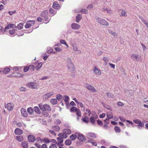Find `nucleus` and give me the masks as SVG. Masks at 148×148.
Returning <instances> with one entry per match:
<instances>
[{"label":"nucleus","instance_id":"obj_1","mask_svg":"<svg viewBox=\"0 0 148 148\" xmlns=\"http://www.w3.org/2000/svg\"><path fill=\"white\" fill-rule=\"evenodd\" d=\"M38 106L40 109L43 111L46 110L49 111L51 110L50 106L47 104H45L43 105L42 103H40L39 104Z\"/></svg>","mask_w":148,"mask_h":148},{"label":"nucleus","instance_id":"obj_2","mask_svg":"<svg viewBox=\"0 0 148 148\" xmlns=\"http://www.w3.org/2000/svg\"><path fill=\"white\" fill-rule=\"evenodd\" d=\"M95 18L99 24L105 26L109 25L108 23L105 20L97 16H96Z\"/></svg>","mask_w":148,"mask_h":148},{"label":"nucleus","instance_id":"obj_3","mask_svg":"<svg viewBox=\"0 0 148 148\" xmlns=\"http://www.w3.org/2000/svg\"><path fill=\"white\" fill-rule=\"evenodd\" d=\"M68 63V67L69 70H74V66L72 63L71 59L70 58H68L67 60Z\"/></svg>","mask_w":148,"mask_h":148},{"label":"nucleus","instance_id":"obj_4","mask_svg":"<svg viewBox=\"0 0 148 148\" xmlns=\"http://www.w3.org/2000/svg\"><path fill=\"white\" fill-rule=\"evenodd\" d=\"M85 86L88 90L92 92H96L97 90L92 85L88 84H86L84 85Z\"/></svg>","mask_w":148,"mask_h":148},{"label":"nucleus","instance_id":"obj_5","mask_svg":"<svg viewBox=\"0 0 148 148\" xmlns=\"http://www.w3.org/2000/svg\"><path fill=\"white\" fill-rule=\"evenodd\" d=\"M35 23V21L34 20H29L28 21L25 25V27L26 28H28L31 27V26L34 25Z\"/></svg>","mask_w":148,"mask_h":148},{"label":"nucleus","instance_id":"obj_6","mask_svg":"<svg viewBox=\"0 0 148 148\" xmlns=\"http://www.w3.org/2000/svg\"><path fill=\"white\" fill-rule=\"evenodd\" d=\"M75 134H77V138L79 140L83 142L86 140V138L82 135L77 132H75Z\"/></svg>","mask_w":148,"mask_h":148},{"label":"nucleus","instance_id":"obj_7","mask_svg":"<svg viewBox=\"0 0 148 148\" xmlns=\"http://www.w3.org/2000/svg\"><path fill=\"white\" fill-rule=\"evenodd\" d=\"M133 122L135 123L138 124V128L140 129V127H142L144 126V123H142L141 121L138 119H134L133 121Z\"/></svg>","mask_w":148,"mask_h":148},{"label":"nucleus","instance_id":"obj_8","mask_svg":"<svg viewBox=\"0 0 148 148\" xmlns=\"http://www.w3.org/2000/svg\"><path fill=\"white\" fill-rule=\"evenodd\" d=\"M140 57V56L138 54H133L131 56V58L134 61H138Z\"/></svg>","mask_w":148,"mask_h":148},{"label":"nucleus","instance_id":"obj_9","mask_svg":"<svg viewBox=\"0 0 148 148\" xmlns=\"http://www.w3.org/2000/svg\"><path fill=\"white\" fill-rule=\"evenodd\" d=\"M54 94L53 92H51L46 93L43 96V98L45 100H47L49 98L52 96Z\"/></svg>","mask_w":148,"mask_h":148},{"label":"nucleus","instance_id":"obj_10","mask_svg":"<svg viewBox=\"0 0 148 148\" xmlns=\"http://www.w3.org/2000/svg\"><path fill=\"white\" fill-rule=\"evenodd\" d=\"M93 71L95 73V74L98 76L100 75L101 73V71L100 70L98 69L96 66H95L94 67L93 69Z\"/></svg>","mask_w":148,"mask_h":148},{"label":"nucleus","instance_id":"obj_11","mask_svg":"<svg viewBox=\"0 0 148 148\" xmlns=\"http://www.w3.org/2000/svg\"><path fill=\"white\" fill-rule=\"evenodd\" d=\"M34 145L38 148H48L47 145L45 144H43L42 145H41L40 144L36 143H35Z\"/></svg>","mask_w":148,"mask_h":148},{"label":"nucleus","instance_id":"obj_12","mask_svg":"<svg viewBox=\"0 0 148 148\" xmlns=\"http://www.w3.org/2000/svg\"><path fill=\"white\" fill-rule=\"evenodd\" d=\"M36 83L34 82H30L26 84V86L31 88L34 89L36 87Z\"/></svg>","mask_w":148,"mask_h":148},{"label":"nucleus","instance_id":"obj_13","mask_svg":"<svg viewBox=\"0 0 148 148\" xmlns=\"http://www.w3.org/2000/svg\"><path fill=\"white\" fill-rule=\"evenodd\" d=\"M71 27L73 29H78L80 28V26L76 23H73L71 24Z\"/></svg>","mask_w":148,"mask_h":148},{"label":"nucleus","instance_id":"obj_14","mask_svg":"<svg viewBox=\"0 0 148 148\" xmlns=\"http://www.w3.org/2000/svg\"><path fill=\"white\" fill-rule=\"evenodd\" d=\"M86 136L88 138V137H90L92 138H96V134L93 132H89L86 134Z\"/></svg>","mask_w":148,"mask_h":148},{"label":"nucleus","instance_id":"obj_15","mask_svg":"<svg viewBox=\"0 0 148 148\" xmlns=\"http://www.w3.org/2000/svg\"><path fill=\"white\" fill-rule=\"evenodd\" d=\"M14 132L15 134L17 135H21L23 133V131L18 128H16Z\"/></svg>","mask_w":148,"mask_h":148},{"label":"nucleus","instance_id":"obj_16","mask_svg":"<svg viewBox=\"0 0 148 148\" xmlns=\"http://www.w3.org/2000/svg\"><path fill=\"white\" fill-rule=\"evenodd\" d=\"M28 140L29 142H33L35 141V136L32 135H29L27 137Z\"/></svg>","mask_w":148,"mask_h":148},{"label":"nucleus","instance_id":"obj_17","mask_svg":"<svg viewBox=\"0 0 148 148\" xmlns=\"http://www.w3.org/2000/svg\"><path fill=\"white\" fill-rule=\"evenodd\" d=\"M21 114L24 117H26L27 116L28 114L26 110L22 108L21 110Z\"/></svg>","mask_w":148,"mask_h":148},{"label":"nucleus","instance_id":"obj_18","mask_svg":"<svg viewBox=\"0 0 148 148\" xmlns=\"http://www.w3.org/2000/svg\"><path fill=\"white\" fill-rule=\"evenodd\" d=\"M52 7L55 9L58 10L60 8V5L57 2L55 1L53 3Z\"/></svg>","mask_w":148,"mask_h":148},{"label":"nucleus","instance_id":"obj_19","mask_svg":"<svg viewBox=\"0 0 148 148\" xmlns=\"http://www.w3.org/2000/svg\"><path fill=\"white\" fill-rule=\"evenodd\" d=\"M33 30V29H30L28 31L26 30H24L25 32H22V33H21V34H17V35L18 36H23V35L24 33H30L32 32V31Z\"/></svg>","mask_w":148,"mask_h":148},{"label":"nucleus","instance_id":"obj_20","mask_svg":"<svg viewBox=\"0 0 148 148\" xmlns=\"http://www.w3.org/2000/svg\"><path fill=\"white\" fill-rule=\"evenodd\" d=\"M6 108L9 111H11L12 110L13 108L10 103H8L7 105H5Z\"/></svg>","mask_w":148,"mask_h":148},{"label":"nucleus","instance_id":"obj_21","mask_svg":"<svg viewBox=\"0 0 148 148\" xmlns=\"http://www.w3.org/2000/svg\"><path fill=\"white\" fill-rule=\"evenodd\" d=\"M120 15L123 16H127V13L125 10H120Z\"/></svg>","mask_w":148,"mask_h":148},{"label":"nucleus","instance_id":"obj_22","mask_svg":"<svg viewBox=\"0 0 148 148\" xmlns=\"http://www.w3.org/2000/svg\"><path fill=\"white\" fill-rule=\"evenodd\" d=\"M88 143H91L93 145L96 146H97V143L96 142L94 141V140L92 139H90L87 141Z\"/></svg>","mask_w":148,"mask_h":148},{"label":"nucleus","instance_id":"obj_23","mask_svg":"<svg viewBox=\"0 0 148 148\" xmlns=\"http://www.w3.org/2000/svg\"><path fill=\"white\" fill-rule=\"evenodd\" d=\"M16 139L19 142H22L23 141L24 138L23 136H16Z\"/></svg>","mask_w":148,"mask_h":148},{"label":"nucleus","instance_id":"obj_24","mask_svg":"<svg viewBox=\"0 0 148 148\" xmlns=\"http://www.w3.org/2000/svg\"><path fill=\"white\" fill-rule=\"evenodd\" d=\"M48 11L47 10H45L43 12H42L41 14V16L44 18L48 16Z\"/></svg>","mask_w":148,"mask_h":148},{"label":"nucleus","instance_id":"obj_25","mask_svg":"<svg viewBox=\"0 0 148 148\" xmlns=\"http://www.w3.org/2000/svg\"><path fill=\"white\" fill-rule=\"evenodd\" d=\"M63 132L66 134V135L70 134L71 133V130L69 129H65L63 130Z\"/></svg>","mask_w":148,"mask_h":148},{"label":"nucleus","instance_id":"obj_26","mask_svg":"<svg viewBox=\"0 0 148 148\" xmlns=\"http://www.w3.org/2000/svg\"><path fill=\"white\" fill-rule=\"evenodd\" d=\"M58 136L62 139L63 138H66L67 137V135H66V134L64 133H61L59 134H58Z\"/></svg>","mask_w":148,"mask_h":148},{"label":"nucleus","instance_id":"obj_27","mask_svg":"<svg viewBox=\"0 0 148 148\" xmlns=\"http://www.w3.org/2000/svg\"><path fill=\"white\" fill-rule=\"evenodd\" d=\"M42 65V63L41 62H40L37 64L36 66L35 67V69L36 70L38 71L39 70L40 68Z\"/></svg>","mask_w":148,"mask_h":148},{"label":"nucleus","instance_id":"obj_28","mask_svg":"<svg viewBox=\"0 0 148 148\" xmlns=\"http://www.w3.org/2000/svg\"><path fill=\"white\" fill-rule=\"evenodd\" d=\"M82 18V15L80 14H78L76 16V21L77 23L79 22Z\"/></svg>","mask_w":148,"mask_h":148},{"label":"nucleus","instance_id":"obj_29","mask_svg":"<svg viewBox=\"0 0 148 148\" xmlns=\"http://www.w3.org/2000/svg\"><path fill=\"white\" fill-rule=\"evenodd\" d=\"M50 142L49 139L45 137L42 139V143H48Z\"/></svg>","mask_w":148,"mask_h":148},{"label":"nucleus","instance_id":"obj_30","mask_svg":"<svg viewBox=\"0 0 148 148\" xmlns=\"http://www.w3.org/2000/svg\"><path fill=\"white\" fill-rule=\"evenodd\" d=\"M15 30L13 29H10L9 30V33L11 35H13V36H15V34H15Z\"/></svg>","mask_w":148,"mask_h":148},{"label":"nucleus","instance_id":"obj_31","mask_svg":"<svg viewBox=\"0 0 148 148\" xmlns=\"http://www.w3.org/2000/svg\"><path fill=\"white\" fill-rule=\"evenodd\" d=\"M72 45L73 47V50L74 51H77L78 48L77 47V45L74 42H73L72 44Z\"/></svg>","mask_w":148,"mask_h":148},{"label":"nucleus","instance_id":"obj_32","mask_svg":"<svg viewBox=\"0 0 148 148\" xmlns=\"http://www.w3.org/2000/svg\"><path fill=\"white\" fill-rule=\"evenodd\" d=\"M34 110L35 112L37 114H40L41 113L40 110L37 106H35L34 107Z\"/></svg>","mask_w":148,"mask_h":148},{"label":"nucleus","instance_id":"obj_33","mask_svg":"<svg viewBox=\"0 0 148 148\" xmlns=\"http://www.w3.org/2000/svg\"><path fill=\"white\" fill-rule=\"evenodd\" d=\"M27 111L30 114H32L34 113V110L33 108L31 107L28 108L27 109Z\"/></svg>","mask_w":148,"mask_h":148},{"label":"nucleus","instance_id":"obj_34","mask_svg":"<svg viewBox=\"0 0 148 148\" xmlns=\"http://www.w3.org/2000/svg\"><path fill=\"white\" fill-rule=\"evenodd\" d=\"M45 21V23H48L50 21L51 19V17H48V16L46 17L43 18Z\"/></svg>","mask_w":148,"mask_h":148},{"label":"nucleus","instance_id":"obj_35","mask_svg":"<svg viewBox=\"0 0 148 148\" xmlns=\"http://www.w3.org/2000/svg\"><path fill=\"white\" fill-rule=\"evenodd\" d=\"M10 70V69L9 68L6 67L4 69L3 72V73L6 74L8 73Z\"/></svg>","mask_w":148,"mask_h":148},{"label":"nucleus","instance_id":"obj_36","mask_svg":"<svg viewBox=\"0 0 148 148\" xmlns=\"http://www.w3.org/2000/svg\"><path fill=\"white\" fill-rule=\"evenodd\" d=\"M21 146L24 148H27L28 147V143L27 142L24 141L22 143Z\"/></svg>","mask_w":148,"mask_h":148},{"label":"nucleus","instance_id":"obj_37","mask_svg":"<svg viewBox=\"0 0 148 148\" xmlns=\"http://www.w3.org/2000/svg\"><path fill=\"white\" fill-rule=\"evenodd\" d=\"M52 129L55 131H58L60 130V128L58 126H54L52 127Z\"/></svg>","mask_w":148,"mask_h":148},{"label":"nucleus","instance_id":"obj_38","mask_svg":"<svg viewBox=\"0 0 148 148\" xmlns=\"http://www.w3.org/2000/svg\"><path fill=\"white\" fill-rule=\"evenodd\" d=\"M77 135L75 134H73L70 136V138L72 140H75L77 138Z\"/></svg>","mask_w":148,"mask_h":148},{"label":"nucleus","instance_id":"obj_39","mask_svg":"<svg viewBox=\"0 0 148 148\" xmlns=\"http://www.w3.org/2000/svg\"><path fill=\"white\" fill-rule=\"evenodd\" d=\"M49 12L51 14H53V15H54L56 14V11L51 8L49 9Z\"/></svg>","mask_w":148,"mask_h":148},{"label":"nucleus","instance_id":"obj_40","mask_svg":"<svg viewBox=\"0 0 148 148\" xmlns=\"http://www.w3.org/2000/svg\"><path fill=\"white\" fill-rule=\"evenodd\" d=\"M50 102L53 105L56 104L57 103V101L56 99H53L50 100Z\"/></svg>","mask_w":148,"mask_h":148},{"label":"nucleus","instance_id":"obj_41","mask_svg":"<svg viewBox=\"0 0 148 148\" xmlns=\"http://www.w3.org/2000/svg\"><path fill=\"white\" fill-rule=\"evenodd\" d=\"M65 144L66 145H69L72 143L71 141L69 139H67L65 142Z\"/></svg>","mask_w":148,"mask_h":148},{"label":"nucleus","instance_id":"obj_42","mask_svg":"<svg viewBox=\"0 0 148 148\" xmlns=\"http://www.w3.org/2000/svg\"><path fill=\"white\" fill-rule=\"evenodd\" d=\"M36 141L37 142V143H38L39 144V143H42V139L40 137H38L36 138H35Z\"/></svg>","mask_w":148,"mask_h":148},{"label":"nucleus","instance_id":"obj_43","mask_svg":"<svg viewBox=\"0 0 148 148\" xmlns=\"http://www.w3.org/2000/svg\"><path fill=\"white\" fill-rule=\"evenodd\" d=\"M53 49L51 47H48L47 50V52L49 53H52L53 51Z\"/></svg>","mask_w":148,"mask_h":148},{"label":"nucleus","instance_id":"obj_44","mask_svg":"<svg viewBox=\"0 0 148 148\" xmlns=\"http://www.w3.org/2000/svg\"><path fill=\"white\" fill-rule=\"evenodd\" d=\"M42 116L44 117H49V113L47 112H43L42 113Z\"/></svg>","mask_w":148,"mask_h":148},{"label":"nucleus","instance_id":"obj_45","mask_svg":"<svg viewBox=\"0 0 148 148\" xmlns=\"http://www.w3.org/2000/svg\"><path fill=\"white\" fill-rule=\"evenodd\" d=\"M82 121L86 123L88 122V118L87 116H85L84 118L82 119Z\"/></svg>","mask_w":148,"mask_h":148},{"label":"nucleus","instance_id":"obj_46","mask_svg":"<svg viewBox=\"0 0 148 148\" xmlns=\"http://www.w3.org/2000/svg\"><path fill=\"white\" fill-rule=\"evenodd\" d=\"M60 43L61 44H63L64 45H66V46H67V48H68L69 47L68 45L66 43L65 41L64 40H60Z\"/></svg>","mask_w":148,"mask_h":148},{"label":"nucleus","instance_id":"obj_47","mask_svg":"<svg viewBox=\"0 0 148 148\" xmlns=\"http://www.w3.org/2000/svg\"><path fill=\"white\" fill-rule=\"evenodd\" d=\"M11 68L14 71H18L19 69V68L17 66L11 67Z\"/></svg>","mask_w":148,"mask_h":148},{"label":"nucleus","instance_id":"obj_48","mask_svg":"<svg viewBox=\"0 0 148 148\" xmlns=\"http://www.w3.org/2000/svg\"><path fill=\"white\" fill-rule=\"evenodd\" d=\"M78 110L76 108L72 107L70 109V111L71 112H76Z\"/></svg>","mask_w":148,"mask_h":148},{"label":"nucleus","instance_id":"obj_49","mask_svg":"<svg viewBox=\"0 0 148 148\" xmlns=\"http://www.w3.org/2000/svg\"><path fill=\"white\" fill-rule=\"evenodd\" d=\"M64 100L65 102H68L69 101V98L68 96H65L64 97Z\"/></svg>","mask_w":148,"mask_h":148},{"label":"nucleus","instance_id":"obj_50","mask_svg":"<svg viewBox=\"0 0 148 148\" xmlns=\"http://www.w3.org/2000/svg\"><path fill=\"white\" fill-rule=\"evenodd\" d=\"M23 25L22 23H20L18 24L17 26V27L19 29H21L23 28Z\"/></svg>","mask_w":148,"mask_h":148},{"label":"nucleus","instance_id":"obj_51","mask_svg":"<svg viewBox=\"0 0 148 148\" xmlns=\"http://www.w3.org/2000/svg\"><path fill=\"white\" fill-rule=\"evenodd\" d=\"M107 96L110 98H113V95L111 93L108 92L107 94Z\"/></svg>","mask_w":148,"mask_h":148},{"label":"nucleus","instance_id":"obj_52","mask_svg":"<svg viewBox=\"0 0 148 148\" xmlns=\"http://www.w3.org/2000/svg\"><path fill=\"white\" fill-rule=\"evenodd\" d=\"M29 69V70L34 71L35 69V66H34L33 65H30L28 67Z\"/></svg>","mask_w":148,"mask_h":148},{"label":"nucleus","instance_id":"obj_53","mask_svg":"<svg viewBox=\"0 0 148 148\" xmlns=\"http://www.w3.org/2000/svg\"><path fill=\"white\" fill-rule=\"evenodd\" d=\"M10 28V27H9V26L8 25V26H6L5 27L4 29V30H3L4 33H5L6 34H7V32L6 30L9 29Z\"/></svg>","mask_w":148,"mask_h":148},{"label":"nucleus","instance_id":"obj_54","mask_svg":"<svg viewBox=\"0 0 148 148\" xmlns=\"http://www.w3.org/2000/svg\"><path fill=\"white\" fill-rule=\"evenodd\" d=\"M107 115L108 117L107 119H110L112 118L113 117V116L112 114L110 113H107Z\"/></svg>","mask_w":148,"mask_h":148},{"label":"nucleus","instance_id":"obj_55","mask_svg":"<svg viewBox=\"0 0 148 148\" xmlns=\"http://www.w3.org/2000/svg\"><path fill=\"white\" fill-rule=\"evenodd\" d=\"M57 139L58 140V143H62L63 142V139L60 137L57 138Z\"/></svg>","mask_w":148,"mask_h":148},{"label":"nucleus","instance_id":"obj_56","mask_svg":"<svg viewBox=\"0 0 148 148\" xmlns=\"http://www.w3.org/2000/svg\"><path fill=\"white\" fill-rule=\"evenodd\" d=\"M114 130L116 132H120L121 131V130L120 129V128L117 126H116L115 127Z\"/></svg>","mask_w":148,"mask_h":148},{"label":"nucleus","instance_id":"obj_57","mask_svg":"<svg viewBox=\"0 0 148 148\" xmlns=\"http://www.w3.org/2000/svg\"><path fill=\"white\" fill-rule=\"evenodd\" d=\"M62 96L60 94H58L56 96V98L58 100L61 99L62 98Z\"/></svg>","mask_w":148,"mask_h":148},{"label":"nucleus","instance_id":"obj_58","mask_svg":"<svg viewBox=\"0 0 148 148\" xmlns=\"http://www.w3.org/2000/svg\"><path fill=\"white\" fill-rule=\"evenodd\" d=\"M105 124L108 125L109 124V120L108 119H106L104 120Z\"/></svg>","mask_w":148,"mask_h":148},{"label":"nucleus","instance_id":"obj_59","mask_svg":"<svg viewBox=\"0 0 148 148\" xmlns=\"http://www.w3.org/2000/svg\"><path fill=\"white\" fill-rule=\"evenodd\" d=\"M10 1V0H2L1 3L4 5H5L7 4V2H9Z\"/></svg>","mask_w":148,"mask_h":148},{"label":"nucleus","instance_id":"obj_60","mask_svg":"<svg viewBox=\"0 0 148 148\" xmlns=\"http://www.w3.org/2000/svg\"><path fill=\"white\" fill-rule=\"evenodd\" d=\"M76 114L78 116H80L81 115V113L79 110H78L76 112Z\"/></svg>","mask_w":148,"mask_h":148},{"label":"nucleus","instance_id":"obj_61","mask_svg":"<svg viewBox=\"0 0 148 148\" xmlns=\"http://www.w3.org/2000/svg\"><path fill=\"white\" fill-rule=\"evenodd\" d=\"M103 60L105 62V64H107V62L109 60L106 57H104L103 58Z\"/></svg>","mask_w":148,"mask_h":148},{"label":"nucleus","instance_id":"obj_62","mask_svg":"<svg viewBox=\"0 0 148 148\" xmlns=\"http://www.w3.org/2000/svg\"><path fill=\"white\" fill-rule=\"evenodd\" d=\"M81 11L82 13L85 14H87L88 13L87 10L85 9H82Z\"/></svg>","mask_w":148,"mask_h":148},{"label":"nucleus","instance_id":"obj_63","mask_svg":"<svg viewBox=\"0 0 148 148\" xmlns=\"http://www.w3.org/2000/svg\"><path fill=\"white\" fill-rule=\"evenodd\" d=\"M106 12L107 13L110 14H112L113 13V11L112 10L108 9H107Z\"/></svg>","mask_w":148,"mask_h":148},{"label":"nucleus","instance_id":"obj_64","mask_svg":"<svg viewBox=\"0 0 148 148\" xmlns=\"http://www.w3.org/2000/svg\"><path fill=\"white\" fill-rule=\"evenodd\" d=\"M49 148H57V147L56 144H52L49 146Z\"/></svg>","mask_w":148,"mask_h":148}]
</instances>
